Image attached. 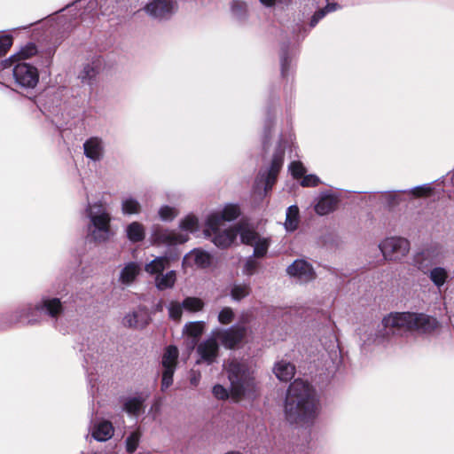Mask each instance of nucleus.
<instances>
[{
  "mask_svg": "<svg viewBox=\"0 0 454 454\" xmlns=\"http://www.w3.org/2000/svg\"><path fill=\"white\" fill-rule=\"evenodd\" d=\"M74 301V295L67 286H58L54 291L43 294L35 304H26L18 308L6 317L5 327L13 324L35 325L40 322L37 315L46 317L56 324L63 315L66 306Z\"/></svg>",
  "mask_w": 454,
  "mask_h": 454,
  "instance_id": "obj_1",
  "label": "nucleus"
},
{
  "mask_svg": "<svg viewBox=\"0 0 454 454\" xmlns=\"http://www.w3.org/2000/svg\"><path fill=\"white\" fill-rule=\"evenodd\" d=\"M283 411L286 420L291 425H313L321 411L317 389L302 380H294L286 390Z\"/></svg>",
  "mask_w": 454,
  "mask_h": 454,
  "instance_id": "obj_2",
  "label": "nucleus"
},
{
  "mask_svg": "<svg viewBox=\"0 0 454 454\" xmlns=\"http://www.w3.org/2000/svg\"><path fill=\"white\" fill-rule=\"evenodd\" d=\"M382 325L389 331L397 328L428 333L439 326V322L435 317L424 313L391 312L383 317Z\"/></svg>",
  "mask_w": 454,
  "mask_h": 454,
  "instance_id": "obj_3",
  "label": "nucleus"
},
{
  "mask_svg": "<svg viewBox=\"0 0 454 454\" xmlns=\"http://www.w3.org/2000/svg\"><path fill=\"white\" fill-rule=\"evenodd\" d=\"M225 367L232 398L239 400L254 393V371L246 361L233 358L228 361Z\"/></svg>",
  "mask_w": 454,
  "mask_h": 454,
  "instance_id": "obj_4",
  "label": "nucleus"
},
{
  "mask_svg": "<svg viewBox=\"0 0 454 454\" xmlns=\"http://www.w3.org/2000/svg\"><path fill=\"white\" fill-rule=\"evenodd\" d=\"M179 229L181 231L170 230H159L153 233V242L158 245L172 246L182 244L189 239V234L194 233L200 229L199 218L189 214L182 218L179 222Z\"/></svg>",
  "mask_w": 454,
  "mask_h": 454,
  "instance_id": "obj_5",
  "label": "nucleus"
},
{
  "mask_svg": "<svg viewBox=\"0 0 454 454\" xmlns=\"http://www.w3.org/2000/svg\"><path fill=\"white\" fill-rule=\"evenodd\" d=\"M90 219L89 231L95 240L105 241L112 235L111 215L102 201L90 203L86 209Z\"/></svg>",
  "mask_w": 454,
  "mask_h": 454,
  "instance_id": "obj_6",
  "label": "nucleus"
},
{
  "mask_svg": "<svg viewBox=\"0 0 454 454\" xmlns=\"http://www.w3.org/2000/svg\"><path fill=\"white\" fill-rule=\"evenodd\" d=\"M247 326L237 323L227 328H216L212 332L217 341L226 349H235L245 340L247 334Z\"/></svg>",
  "mask_w": 454,
  "mask_h": 454,
  "instance_id": "obj_7",
  "label": "nucleus"
},
{
  "mask_svg": "<svg viewBox=\"0 0 454 454\" xmlns=\"http://www.w3.org/2000/svg\"><path fill=\"white\" fill-rule=\"evenodd\" d=\"M379 249L386 261L398 262L409 254L411 246L404 238L387 237L379 243Z\"/></svg>",
  "mask_w": 454,
  "mask_h": 454,
  "instance_id": "obj_8",
  "label": "nucleus"
},
{
  "mask_svg": "<svg viewBox=\"0 0 454 454\" xmlns=\"http://www.w3.org/2000/svg\"><path fill=\"white\" fill-rule=\"evenodd\" d=\"M178 348L174 345L166 348L161 360V391H166L173 383V376L177 365Z\"/></svg>",
  "mask_w": 454,
  "mask_h": 454,
  "instance_id": "obj_9",
  "label": "nucleus"
},
{
  "mask_svg": "<svg viewBox=\"0 0 454 454\" xmlns=\"http://www.w3.org/2000/svg\"><path fill=\"white\" fill-rule=\"evenodd\" d=\"M240 215V208L238 204H225L223 207L211 212L207 216L208 230H216L223 222H231L237 219Z\"/></svg>",
  "mask_w": 454,
  "mask_h": 454,
  "instance_id": "obj_10",
  "label": "nucleus"
},
{
  "mask_svg": "<svg viewBox=\"0 0 454 454\" xmlns=\"http://www.w3.org/2000/svg\"><path fill=\"white\" fill-rule=\"evenodd\" d=\"M175 0H150L144 10L147 15L157 20H167L176 11Z\"/></svg>",
  "mask_w": 454,
  "mask_h": 454,
  "instance_id": "obj_11",
  "label": "nucleus"
},
{
  "mask_svg": "<svg viewBox=\"0 0 454 454\" xmlns=\"http://www.w3.org/2000/svg\"><path fill=\"white\" fill-rule=\"evenodd\" d=\"M222 225H218L216 230H208L207 221L205 222L204 233L207 237L211 238L212 242L218 247L227 248L231 247L236 238L237 230L236 225L231 226L224 230H221Z\"/></svg>",
  "mask_w": 454,
  "mask_h": 454,
  "instance_id": "obj_12",
  "label": "nucleus"
},
{
  "mask_svg": "<svg viewBox=\"0 0 454 454\" xmlns=\"http://www.w3.org/2000/svg\"><path fill=\"white\" fill-rule=\"evenodd\" d=\"M13 76L17 82L24 88H34L39 80L37 69L27 63H19L13 68Z\"/></svg>",
  "mask_w": 454,
  "mask_h": 454,
  "instance_id": "obj_13",
  "label": "nucleus"
},
{
  "mask_svg": "<svg viewBox=\"0 0 454 454\" xmlns=\"http://www.w3.org/2000/svg\"><path fill=\"white\" fill-rule=\"evenodd\" d=\"M196 351L199 356L197 364L205 363L207 365H211L216 362L219 355V345L215 335L212 334V336L200 342Z\"/></svg>",
  "mask_w": 454,
  "mask_h": 454,
  "instance_id": "obj_14",
  "label": "nucleus"
},
{
  "mask_svg": "<svg viewBox=\"0 0 454 454\" xmlns=\"http://www.w3.org/2000/svg\"><path fill=\"white\" fill-rule=\"evenodd\" d=\"M286 273L291 278L304 282H310L316 278L313 266L304 259H297L293 262L286 268Z\"/></svg>",
  "mask_w": 454,
  "mask_h": 454,
  "instance_id": "obj_15",
  "label": "nucleus"
},
{
  "mask_svg": "<svg viewBox=\"0 0 454 454\" xmlns=\"http://www.w3.org/2000/svg\"><path fill=\"white\" fill-rule=\"evenodd\" d=\"M151 319L148 309L145 307H138L124 316L122 325L127 328L142 330L149 325Z\"/></svg>",
  "mask_w": 454,
  "mask_h": 454,
  "instance_id": "obj_16",
  "label": "nucleus"
},
{
  "mask_svg": "<svg viewBox=\"0 0 454 454\" xmlns=\"http://www.w3.org/2000/svg\"><path fill=\"white\" fill-rule=\"evenodd\" d=\"M213 257L208 252L195 248L184 255L183 266L207 268L211 265Z\"/></svg>",
  "mask_w": 454,
  "mask_h": 454,
  "instance_id": "obj_17",
  "label": "nucleus"
},
{
  "mask_svg": "<svg viewBox=\"0 0 454 454\" xmlns=\"http://www.w3.org/2000/svg\"><path fill=\"white\" fill-rule=\"evenodd\" d=\"M84 155L93 160L99 161L105 153L104 141L99 137H91L83 143Z\"/></svg>",
  "mask_w": 454,
  "mask_h": 454,
  "instance_id": "obj_18",
  "label": "nucleus"
},
{
  "mask_svg": "<svg viewBox=\"0 0 454 454\" xmlns=\"http://www.w3.org/2000/svg\"><path fill=\"white\" fill-rule=\"evenodd\" d=\"M145 400L146 396L142 394L125 397L122 401V411L131 417L137 418L145 412Z\"/></svg>",
  "mask_w": 454,
  "mask_h": 454,
  "instance_id": "obj_19",
  "label": "nucleus"
},
{
  "mask_svg": "<svg viewBox=\"0 0 454 454\" xmlns=\"http://www.w3.org/2000/svg\"><path fill=\"white\" fill-rule=\"evenodd\" d=\"M338 203L337 196L330 193H322L315 204V211L320 215H325L335 210Z\"/></svg>",
  "mask_w": 454,
  "mask_h": 454,
  "instance_id": "obj_20",
  "label": "nucleus"
},
{
  "mask_svg": "<svg viewBox=\"0 0 454 454\" xmlns=\"http://www.w3.org/2000/svg\"><path fill=\"white\" fill-rule=\"evenodd\" d=\"M114 431L112 423L104 420L94 425L91 435L97 442H106L112 438Z\"/></svg>",
  "mask_w": 454,
  "mask_h": 454,
  "instance_id": "obj_21",
  "label": "nucleus"
},
{
  "mask_svg": "<svg viewBox=\"0 0 454 454\" xmlns=\"http://www.w3.org/2000/svg\"><path fill=\"white\" fill-rule=\"evenodd\" d=\"M273 371L276 377L280 381L287 382L294 378L295 374V366L290 362L281 360L275 364Z\"/></svg>",
  "mask_w": 454,
  "mask_h": 454,
  "instance_id": "obj_22",
  "label": "nucleus"
},
{
  "mask_svg": "<svg viewBox=\"0 0 454 454\" xmlns=\"http://www.w3.org/2000/svg\"><path fill=\"white\" fill-rule=\"evenodd\" d=\"M237 235L239 234L242 243L252 245L260 237V234L248 223H239L236 224Z\"/></svg>",
  "mask_w": 454,
  "mask_h": 454,
  "instance_id": "obj_23",
  "label": "nucleus"
},
{
  "mask_svg": "<svg viewBox=\"0 0 454 454\" xmlns=\"http://www.w3.org/2000/svg\"><path fill=\"white\" fill-rule=\"evenodd\" d=\"M282 163H283V153L281 152V153L274 155V157L272 159L271 166L268 171V175H267V177L265 180L264 190L266 192L271 189V187L275 182V179L277 177V175L282 167Z\"/></svg>",
  "mask_w": 454,
  "mask_h": 454,
  "instance_id": "obj_24",
  "label": "nucleus"
},
{
  "mask_svg": "<svg viewBox=\"0 0 454 454\" xmlns=\"http://www.w3.org/2000/svg\"><path fill=\"white\" fill-rule=\"evenodd\" d=\"M121 210L124 215H138L142 211V205L133 196H125L121 201Z\"/></svg>",
  "mask_w": 454,
  "mask_h": 454,
  "instance_id": "obj_25",
  "label": "nucleus"
},
{
  "mask_svg": "<svg viewBox=\"0 0 454 454\" xmlns=\"http://www.w3.org/2000/svg\"><path fill=\"white\" fill-rule=\"evenodd\" d=\"M434 254L435 250L432 247H427L419 252H417L413 255V265L418 270H425L428 265V262L434 257Z\"/></svg>",
  "mask_w": 454,
  "mask_h": 454,
  "instance_id": "obj_26",
  "label": "nucleus"
},
{
  "mask_svg": "<svg viewBox=\"0 0 454 454\" xmlns=\"http://www.w3.org/2000/svg\"><path fill=\"white\" fill-rule=\"evenodd\" d=\"M169 259L166 256L156 257L145 265V270L150 275L160 277L168 266Z\"/></svg>",
  "mask_w": 454,
  "mask_h": 454,
  "instance_id": "obj_27",
  "label": "nucleus"
},
{
  "mask_svg": "<svg viewBox=\"0 0 454 454\" xmlns=\"http://www.w3.org/2000/svg\"><path fill=\"white\" fill-rule=\"evenodd\" d=\"M300 215L299 208L297 206H290L286 210V221L284 223L285 229L287 231H294L299 225Z\"/></svg>",
  "mask_w": 454,
  "mask_h": 454,
  "instance_id": "obj_28",
  "label": "nucleus"
},
{
  "mask_svg": "<svg viewBox=\"0 0 454 454\" xmlns=\"http://www.w3.org/2000/svg\"><path fill=\"white\" fill-rule=\"evenodd\" d=\"M140 266L137 262L127 263L120 273V279L123 283H131L136 280L137 276L140 273Z\"/></svg>",
  "mask_w": 454,
  "mask_h": 454,
  "instance_id": "obj_29",
  "label": "nucleus"
},
{
  "mask_svg": "<svg viewBox=\"0 0 454 454\" xmlns=\"http://www.w3.org/2000/svg\"><path fill=\"white\" fill-rule=\"evenodd\" d=\"M126 234L131 242H138L144 239L145 231L139 222H132L126 227Z\"/></svg>",
  "mask_w": 454,
  "mask_h": 454,
  "instance_id": "obj_30",
  "label": "nucleus"
},
{
  "mask_svg": "<svg viewBox=\"0 0 454 454\" xmlns=\"http://www.w3.org/2000/svg\"><path fill=\"white\" fill-rule=\"evenodd\" d=\"M270 245V239L268 237L261 236L257 238L254 244V257H264L268 252V248Z\"/></svg>",
  "mask_w": 454,
  "mask_h": 454,
  "instance_id": "obj_31",
  "label": "nucleus"
},
{
  "mask_svg": "<svg viewBox=\"0 0 454 454\" xmlns=\"http://www.w3.org/2000/svg\"><path fill=\"white\" fill-rule=\"evenodd\" d=\"M158 215L160 220L171 222L179 215V210L176 207L163 205L159 208Z\"/></svg>",
  "mask_w": 454,
  "mask_h": 454,
  "instance_id": "obj_32",
  "label": "nucleus"
},
{
  "mask_svg": "<svg viewBox=\"0 0 454 454\" xmlns=\"http://www.w3.org/2000/svg\"><path fill=\"white\" fill-rule=\"evenodd\" d=\"M141 438V433L138 430L131 432L125 439L126 451L132 454L137 449Z\"/></svg>",
  "mask_w": 454,
  "mask_h": 454,
  "instance_id": "obj_33",
  "label": "nucleus"
},
{
  "mask_svg": "<svg viewBox=\"0 0 454 454\" xmlns=\"http://www.w3.org/2000/svg\"><path fill=\"white\" fill-rule=\"evenodd\" d=\"M429 277L434 284H444L448 278V271L443 267H434L430 270Z\"/></svg>",
  "mask_w": 454,
  "mask_h": 454,
  "instance_id": "obj_34",
  "label": "nucleus"
},
{
  "mask_svg": "<svg viewBox=\"0 0 454 454\" xmlns=\"http://www.w3.org/2000/svg\"><path fill=\"white\" fill-rule=\"evenodd\" d=\"M230 295L234 301H239L250 294V286H231Z\"/></svg>",
  "mask_w": 454,
  "mask_h": 454,
  "instance_id": "obj_35",
  "label": "nucleus"
},
{
  "mask_svg": "<svg viewBox=\"0 0 454 454\" xmlns=\"http://www.w3.org/2000/svg\"><path fill=\"white\" fill-rule=\"evenodd\" d=\"M203 305V301L196 297H186L182 301L184 309L191 312H196L202 309Z\"/></svg>",
  "mask_w": 454,
  "mask_h": 454,
  "instance_id": "obj_36",
  "label": "nucleus"
},
{
  "mask_svg": "<svg viewBox=\"0 0 454 454\" xmlns=\"http://www.w3.org/2000/svg\"><path fill=\"white\" fill-rule=\"evenodd\" d=\"M184 333L193 338L200 336L204 331L203 322H190L184 325Z\"/></svg>",
  "mask_w": 454,
  "mask_h": 454,
  "instance_id": "obj_37",
  "label": "nucleus"
},
{
  "mask_svg": "<svg viewBox=\"0 0 454 454\" xmlns=\"http://www.w3.org/2000/svg\"><path fill=\"white\" fill-rule=\"evenodd\" d=\"M338 9V5L336 4H329L326 5L325 9H322L317 12L310 21L311 27L316 26V24L328 12L336 11Z\"/></svg>",
  "mask_w": 454,
  "mask_h": 454,
  "instance_id": "obj_38",
  "label": "nucleus"
},
{
  "mask_svg": "<svg viewBox=\"0 0 454 454\" xmlns=\"http://www.w3.org/2000/svg\"><path fill=\"white\" fill-rule=\"evenodd\" d=\"M234 312L231 308L224 307L223 308L218 314V321L222 325H229L234 319Z\"/></svg>",
  "mask_w": 454,
  "mask_h": 454,
  "instance_id": "obj_39",
  "label": "nucleus"
},
{
  "mask_svg": "<svg viewBox=\"0 0 454 454\" xmlns=\"http://www.w3.org/2000/svg\"><path fill=\"white\" fill-rule=\"evenodd\" d=\"M213 395L219 400H226L229 398L231 390L229 391L225 387L221 384H215L212 389Z\"/></svg>",
  "mask_w": 454,
  "mask_h": 454,
  "instance_id": "obj_40",
  "label": "nucleus"
},
{
  "mask_svg": "<svg viewBox=\"0 0 454 454\" xmlns=\"http://www.w3.org/2000/svg\"><path fill=\"white\" fill-rule=\"evenodd\" d=\"M289 170L294 178H300L306 173V168L300 161H293L289 166Z\"/></svg>",
  "mask_w": 454,
  "mask_h": 454,
  "instance_id": "obj_41",
  "label": "nucleus"
},
{
  "mask_svg": "<svg viewBox=\"0 0 454 454\" xmlns=\"http://www.w3.org/2000/svg\"><path fill=\"white\" fill-rule=\"evenodd\" d=\"M183 309L182 303L171 302L168 307L169 317L174 320L180 319Z\"/></svg>",
  "mask_w": 454,
  "mask_h": 454,
  "instance_id": "obj_42",
  "label": "nucleus"
},
{
  "mask_svg": "<svg viewBox=\"0 0 454 454\" xmlns=\"http://www.w3.org/2000/svg\"><path fill=\"white\" fill-rule=\"evenodd\" d=\"M176 281V274L175 270H168L165 274L163 272L157 277V284H174Z\"/></svg>",
  "mask_w": 454,
  "mask_h": 454,
  "instance_id": "obj_43",
  "label": "nucleus"
},
{
  "mask_svg": "<svg viewBox=\"0 0 454 454\" xmlns=\"http://www.w3.org/2000/svg\"><path fill=\"white\" fill-rule=\"evenodd\" d=\"M80 351L83 353V364L82 366L88 372L90 370V366L92 365L98 359V356H95L94 353H90L84 350L83 348H80Z\"/></svg>",
  "mask_w": 454,
  "mask_h": 454,
  "instance_id": "obj_44",
  "label": "nucleus"
},
{
  "mask_svg": "<svg viewBox=\"0 0 454 454\" xmlns=\"http://www.w3.org/2000/svg\"><path fill=\"white\" fill-rule=\"evenodd\" d=\"M320 183L319 178L315 175H307L304 176L301 184L304 187H314L317 186Z\"/></svg>",
  "mask_w": 454,
  "mask_h": 454,
  "instance_id": "obj_45",
  "label": "nucleus"
},
{
  "mask_svg": "<svg viewBox=\"0 0 454 454\" xmlns=\"http://www.w3.org/2000/svg\"><path fill=\"white\" fill-rule=\"evenodd\" d=\"M12 38L10 35L0 36V55L4 54L12 46Z\"/></svg>",
  "mask_w": 454,
  "mask_h": 454,
  "instance_id": "obj_46",
  "label": "nucleus"
},
{
  "mask_svg": "<svg viewBox=\"0 0 454 454\" xmlns=\"http://www.w3.org/2000/svg\"><path fill=\"white\" fill-rule=\"evenodd\" d=\"M35 52H36V49H35V45L30 44V45H27L26 48L22 49L19 52L18 57L20 59H28L31 56L35 55Z\"/></svg>",
  "mask_w": 454,
  "mask_h": 454,
  "instance_id": "obj_47",
  "label": "nucleus"
},
{
  "mask_svg": "<svg viewBox=\"0 0 454 454\" xmlns=\"http://www.w3.org/2000/svg\"><path fill=\"white\" fill-rule=\"evenodd\" d=\"M431 192V188L429 186H419L413 189L412 193L418 197L427 196Z\"/></svg>",
  "mask_w": 454,
  "mask_h": 454,
  "instance_id": "obj_48",
  "label": "nucleus"
},
{
  "mask_svg": "<svg viewBox=\"0 0 454 454\" xmlns=\"http://www.w3.org/2000/svg\"><path fill=\"white\" fill-rule=\"evenodd\" d=\"M256 268V263L254 259L249 258L245 264L244 270L247 274H252L254 270Z\"/></svg>",
  "mask_w": 454,
  "mask_h": 454,
  "instance_id": "obj_49",
  "label": "nucleus"
},
{
  "mask_svg": "<svg viewBox=\"0 0 454 454\" xmlns=\"http://www.w3.org/2000/svg\"><path fill=\"white\" fill-rule=\"evenodd\" d=\"M361 331L362 330L359 329L358 334H359L360 340L363 342L362 343L363 346H364L366 344H370L375 340V338L372 333H370V335L366 339H364L361 333Z\"/></svg>",
  "mask_w": 454,
  "mask_h": 454,
  "instance_id": "obj_50",
  "label": "nucleus"
},
{
  "mask_svg": "<svg viewBox=\"0 0 454 454\" xmlns=\"http://www.w3.org/2000/svg\"><path fill=\"white\" fill-rule=\"evenodd\" d=\"M260 2L265 6H272L275 4V0H260Z\"/></svg>",
  "mask_w": 454,
  "mask_h": 454,
  "instance_id": "obj_51",
  "label": "nucleus"
},
{
  "mask_svg": "<svg viewBox=\"0 0 454 454\" xmlns=\"http://www.w3.org/2000/svg\"><path fill=\"white\" fill-rule=\"evenodd\" d=\"M286 59H283L282 60V63H281V66H282V74H285L286 73Z\"/></svg>",
  "mask_w": 454,
  "mask_h": 454,
  "instance_id": "obj_52",
  "label": "nucleus"
},
{
  "mask_svg": "<svg viewBox=\"0 0 454 454\" xmlns=\"http://www.w3.org/2000/svg\"><path fill=\"white\" fill-rule=\"evenodd\" d=\"M158 290L162 291L165 290L167 287H172L173 286H155Z\"/></svg>",
  "mask_w": 454,
  "mask_h": 454,
  "instance_id": "obj_53",
  "label": "nucleus"
},
{
  "mask_svg": "<svg viewBox=\"0 0 454 454\" xmlns=\"http://www.w3.org/2000/svg\"><path fill=\"white\" fill-rule=\"evenodd\" d=\"M436 286L438 287V289H439V292H442V287L443 286H442V285H439V286Z\"/></svg>",
  "mask_w": 454,
  "mask_h": 454,
  "instance_id": "obj_54",
  "label": "nucleus"
}]
</instances>
